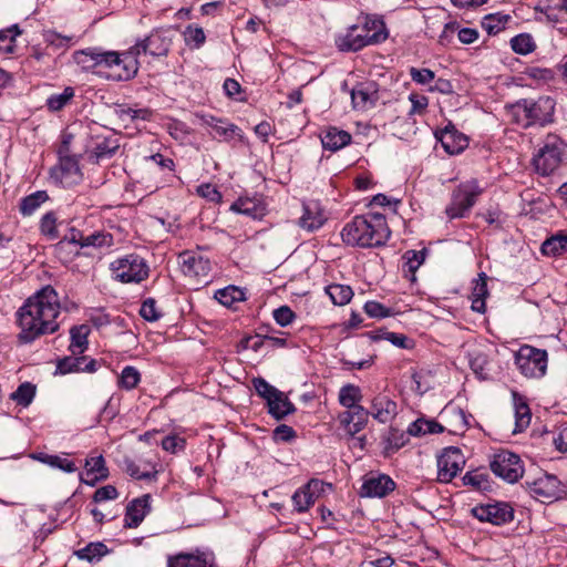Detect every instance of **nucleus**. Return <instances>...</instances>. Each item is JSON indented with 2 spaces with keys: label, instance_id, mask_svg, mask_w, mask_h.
<instances>
[{
  "label": "nucleus",
  "instance_id": "nucleus-24",
  "mask_svg": "<svg viewBox=\"0 0 567 567\" xmlns=\"http://www.w3.org/2000/svg\"><path fill=\"white\" fill-rule=\"evenodd\" d=\"M151 495L145 494L133 499L126 507L125 527L136 528L151 511Z\"/></svg>",
  "mask_w": 567,
  "mask_h": 567
},
{
  "label": "nucleus",
  "instance_id": "nucleus-52",
  "mask_svg": "<svg viewBox=\"0 0 567 567\" xmlns=\"http://www.w3.org/2000/svg\"><path fill=\"white\" fill-rule=\"evenodd\" d=\"M86 361V357H65L59 360L56 371L61 374L80 372V367Z\"/></svg>",
  "mask_w": 567,
  "mask_h": 567
},
{
  "label": "nucleus",
  "instance_id": "nucleus-29",
  "mask_svg": "<svg viewBox=\"0 0 567 567\" xmlns=\"http://www.w3.org/2000/svg\"><path fill=\"white\" fill-rule=\"evenodd\" d=\"M487 296V276L485 272H481L478 277L473 280L471 293L472 309L478 313H484L486 310L485 299Z\"/></svg>",
  "mask_w": 567,
  "mask_h": 567
},
{
  "label": "nucleus",
  "instance_id": "nucleus-63",
  "mask_svg": "<svg viewBox=\"0 0 567 567\" xmlns=\"http://www.w3.org/2000/svg\"><path fill=\"white\" fill-rule=\"evenodd\" d=\"M404 259L410 271H415L425 259V250H408L404 254Z\"/></svg>",
  "mask_w": 567,
  "mask_h": 567
},
{
  "label": "nucleus",
  "instance_id": "nucleus-28",
  "mask_svg": "<svg viewBox=\"0 0 567 567\" xmlns=\"http://www.w3.org/2000/svg\"><path fill=\"white\" fill-rule=\"evenodd\" d=\"M320 138L323 148L331 152H337L351 142V135L347 131L337 127H328L322 132Z\"/></svg>",
  "mask_w": 567,
  "mask_h": 567
},
{
  "label": "nucleus",
  "instance_id": "nucleus-10",
  "mask_svg": "<svg viewBox=\"0 0 567 567\" xmlns=\"http://www.w3.org/2000/svg\"><path fill=\"white\" fill-rule=\"evenodd\" d=\"M384 41L379 32H370L367 27L351 25L346 33L336 39V45L340 51H359L362 48Z\"/></svg>",
  "mask_w": 567,
  "mask_h": 567
},
{
  "label": "nucleus",
  "instance_id": "nucleus-1",
  "mask_svg": "<svg viewBox=\"0 0 567 567\" xmlns=\"http://www.w3.org/2000/svg\"><path fill=\"white\" fill-rule=\"evenodd\" d=\"M60 309L58 292L51 286L29 297L17 313L21 329L19 339L28 343L40 336L55 332L59 329L56 318Z\"/></svg>",
  "mask_w": 567,
  "mask_h": 567
},
{
  "label": "nucleus",
  "instance_id": "nucleus-21",
  "mask_svg": "<svg viewBox=\"0 0 567 567\" xmlns=\"http://www.w3.org/2000/svg\"><path fill=\"white\" fill-rule=\"evenodd\" d=\"M395 488L394 481L384 474L369 476L361 486V496L384 497Z\"/></svg>",
  "mask_w": 567,
  "mask_h": 567
},
{
  "label": "nucleus",
  "instance_id": "nucleus-16",
  "mask_svg": "<svg viewBox=\"0 0 567 567\" xmlns=\"http://www.w3.org/2000/svg\"><path fill=\"white\" fill-rule=\"evenodd\" d=\"M172 45V37L167 30H154L145 39L134 44L138 49V55L142 53L152 56H166Z\"/></svg>",
  "mask_w": 567,
  "mask_h": 567
},
{
  "label": "nucleus",
  "instance_id": "nucleus-64",
  "mask_svg": "<svg viewBox=\"0 0 567 567\" xmlns=\"http://www.w3.org/2000/svg\"><path fill=\"white\" fill-rule=\"evenodd\" d=\"M410 75L414 82L422 85L429 84L435 79L434 72L430 69L411 68Z\"/></svg>",
  "mask_w": 567,
  "mask_h": 567
},
{
  "label": "nucleus",
  "instance_id": "nucleus-48",
  "mask_svg": "<svg viewBox=\"0 0 567 567\" xmlns=\"http://www.w3.org/2000/svg\"><path fill=\"white\" fill-rule=\"evenodd\" d=\"M113 245V236L106 231H94L84 237V243L82 244V248L84 247H110Z\"/></svg>",
  "mask_w": 567,
  "mask_h": 567
},
{
  "label": "nucleus",
  "instance_id": "nucleus-46",
  "mask_svg": "<svg viewBox=\"0 0 567 567\" xmlns=\"http://www.w3.org/2000/svg\"><path fill=\"white\" fill-rule=\"evenodd\" d=\"M488 359L487 355L481 351H473L470 353V367L473 372L481 379L488 377Z\"/></svg>",
  "mask_w": 567,
  "mask_h": 567
},
{
  "label": "nucleus",
  "instance_id": "nucleus-54",
  "mask_svg": "<svg viewBox=\"0 0 567 567\" xmlns=\"http://www.w3.org/2000/svg\"><path fill=\"white\" fill-rule=\"evenodd\" d=\"M106 553H107V548L104 544L92 543V544H89L86 547L80 549L78 551V556L81 559H86L89 561H92L94 559H100Z\"/></svg>",
  "mask_w": 567,
  "mask_h": 567
},
{
  "label": "nucleus",
  "instance_id": "nucleus-14",
  "mask_svg": "<svg viewBox=\"0 0 567 567\" xmlns=\"http://www.w3.org/2000/svg\"><path fill=\"white\" fill-rule=\"evenodd\" d=\"M530 495L542 503H551L565 493L560 481L549 474H543L533 482H526Z\"/></svg>",
  "mask_w": 567,
  "mask_h": 567
},
{
  "label": "nucleus",
  "instance_id": "nucleus-62",
  "mask_svg": "<svg viewBox=\"0 0 567 567\" xmlns=\"http://www.w3.org/2000/svg\"><path fill=\"white\" fill-rule=\"evenodd\" d=\"M364 311L371 318H386L391 316V310L378 301L365 302Z\"/></svg>",
  "mask_w": 567,
  "mask_h": 567
},
{
  "label": "nucleus",
  "instance_id": "nucleus-26",
  "mask_svg": "<svg viewBox=\"0 0 567 567\" xmlns=\"http://www.w3.org/2000/svg\"><path fill=\"white\" fill-rule=\"evenodd\" d=\"M122 470L135 480H152L156 476L155 464L150 461L137 464L134 460L125 456L121 463Z\"/></svg>",
  "mask_w": 567,
  "mask_h": 567
},
{
  "label": "nucleus",
  "instance_id": "nucleus-56",
  "mask_svg": "<svg viewBox=\"0 0 567 567\" xmlns=\"http://www.w3.org/2000/svg\"><path fill=\"white\" fill-rule=\"evenodd\" d=\"M146 159L155 163L162 171H165L167 173V177H175V163L172 158L165 157L164 155L156 153L148 156Z\"/></svg>",
  "mask_w": 567,
  "mask_h": 567
},
{
  "label": "nucleus",
  "instance_id": "nucleus-5",
  "mask_svg": "<svg viewBox=\"0 0 567 567\" xmlns=\"http://www.w3.org/2000/svg\"><path fill=\"white\" fill-rule=\"evenodd\" d=\"M567 153V144L556 134H547L537 153L534 154L533 165L542 176H549L563 164Z\"/></svg>",
  "mask_w": 567,
  "mask_h": 567
},
{
  "label": "nucleus",
  "instance_id": "nucleus-25",
  "mask_svg": "<svg viewBox=\"0 0 567 567\" xmlns=\"http://www.w3.org/2000/svg\"><path fill=\"white\" fill-rule=\"evenodd\" d=\"M326 215L317 202L303 204V214L299 219V225L307 230H316L326 221Z\"/></svg>",
  "mask_w": 567,
  "mask_h": 567
},
{
  "label": "nucleus",
  "instance_id": "nucleus-3",
  "mask_svg": "<svg viewBox=\"0 0 567 567\" xmlns=\"http://www.w3.org/2000/svg\"><path fill=\"white\" fill-rule=\"evenodd\" d=\"M391 235L385 217L379 213L355 216L341 231L344 244L370 248L384 245Z\"/></svg>",
  "mask_w": 567,
  "mask_h": 567
},
{
  "label": "nucleus",
  "instance_id": "nucleus-55",
  "mask_svg": "<svg viewBox=\"0 0 567 567\" xmlns=\"http://www.w3.org/2000/svg\"><path fill=\"white\" fill-rule=\"evenodd\" d=\"M185 41L188 44H194L195 48H200L206 40L203 28L188 25L184 32Z\"/></svg>",
  "mask_w": 567,
  "mask_h": 567
},
{
  "label": "nucleus",
  "instance_id": "nucleus-37",
  "mask_svg": "<svg viewBox=\"0 0 567 567\" xmlns=\"http://www.w3.org/2000/svg\"><path fill=\"white\" fill-rule=\"evenodd\" d=\"M463 484L472 486L476 491H488L491 488L488 474L485 471L475 470L463 476Z\"/></svg>",
  "mask_w": 567,
  "mask_h": 567
},
{
  "label": "nucleus",
  "instance_id": "nucleus-30",
  "mask_svg": "<svg viewBox=\"0 0 567 567\" xmlns=\"http://www.w3.org/2000/svg\"><path fill=\"white\" fill-rule=\"evenodd\" d=\"M235 213L246 215L251 218H261L265 214L262 203L256 198L240 197L231 206Z\"/></svg>",
  "mask_w": 567,
  "mask_h": 567
},
{
  "label": "nucleus",
  "instance_id": "nucleus-59",
  "mask_svg": "<svg viewBox=\"0 0 567 567\" xmlns=\"http://www.w3.org/2000/svg\"><path fill=\"white\" fill-rule=\"evenodd\" d=\"M41 231L51 239L58 238L56 218L53 213H48L42 217Z\"/></svg>",
  "mask_w": 567,
  "mask_h": 567
},
{
  "label": "nucleus",
  "instance_id": "nucleus-42",
  "mask_svg": "<svg viewBox=\"0 0 567 567\" xmlns=\"http://www.w3.org/2000/svg\"><path fill=\"white\" fill-rule=\"evenodd\" d=\"M21 33L17 24L0 30V52L4 54H11L14 52L16 38Z\"/></svg>",
  "mask_w": 567,
  "mask_h": 567
},
{
  "label": "nucleus",
  "instance_id": "nucleus-7",
  "mask_svg": "<svg viewBox=\"0 0 567 567\" xmlns=\"http://www.w3.org/2000/svg\"><path fill=\"white\" fill-rule=\"evenodd\" d=\"M483 190V187L480 186L476 179L461 183L453 190L451 203L445 208L447 217L450 219L465 217Z\"/></svg>",
  "mask_w": 567,
  "mask_h": 567
},
{
  "label": "nucleus",
  "instance_id": "nucleus-4",
  "mask_svg": "<svg viewBox=\"0 0 567 567\" xmlns=\"http://www.w3.org/2000/svg\"><path fill=\"white\" fill-rule=\"evenodd\" d=\"M555 101L550 96L523 99L506 107L511 121L522 128L545 126L554 121Z\"/></svg>",
  "mask_w": 567,
  "mask_h": 567
},
{
  "label": "nucleus",
  "instance_id": "nucleus-38",
  "mask_svg": "<svg viewBox=\"0 0 567 567\" xmlns=\"http://www.w3.org/2000/svg\"><path fill=\"white\" fill-rule=\"evenodd\" d=\"M215 298L223 306L231 307L235 302L243 301L245 299V292L235 286H228L224 289L217 290L215 292Z\"/></svg>",
  "mask_w": 567,
  "mask_h": 567
},
{
  "label": "nucleus",
  "instance_id": "nucleus-11",
  "mask_svg": "<svg viewBox=\"0 0 567 567\" xmlns=\"http://www.w3.org/2000/svg\"><path fill=\"white\" fill-rule=\"evenodd\" d=\"M489 466L496 476L508 483H516L524 475L522 460L517 454L509 451L496 453Z\"/></svg>",
  "mask_w": 567,
  "mask_h": 567
},
{
  "label": "nucleus",
  "instance_id": "nucleus-19",
  "mask_svg": "<svg viewBox=\"0 0 567 567\" xmlns=\"http://www.w3.org/2000/svg\"><path fill=\"white\" fill-rule=\"evenodd\" d=\"M369 410L358 404L339 414V422L350 435L362 431L369 420Z\"/></svg>",
  "mask_w": 567,
  "mask_h": 567
},
{
  "label": "nucleus",
  "instance_id": "nucleus-49",
  "mask_svg": "<svg viewBox=\"0 0 567 567\" xmlns=\"http://www.w3.org/2000/svg\"><path fill=\"white\" fill-rule=\"evenodd\" d=\"M542 251L554 256L567 251V236L558 235L547 239L542 246Z\"/></svg>",
  "mask_w": 567,
  "mask_h": 567
},
{
  "label": "nucleus",
  "instance_id": "nucleus-31",
  "mask_svg": "<svg viewBox=\"0 0 567 567\" xmlns=\"http://www.w3.org/2000/svg\"><path fill=\"white\" fill-rule=\"evenodd\" d=\"M120 145L117 143L116 138L111 137H103L102 141L96 142L93 146L90 158L99 164L100 162L104 159H110L115 152L118 150Z\"/></svg>",
  "mask_w": 567,
  "mask_h": 567
},
{
  "label": "nucleus",
  "instance_id": "nucleus-39",
  "mask_svg": "<svg viewBox=\"0 0 567 567\" xmlns=\"http://www.w3.org/2000/svg\"><path fill=\"white\" fill-rule=\"evenodd\" d=\"M409 441L408 432H402L398 429L391 427L385 439V452L392 454L403 447Z\"/></svg>",
  "mask_w": 567,
  "mask_h": 567
},
{
  "label": "nucleus",
  "instance_id": "nucleus-17",
  "mask_svg": "<svg viewBox=\"0 0 567 567\" xmlns=\"http://www.w3.org/2000/svg\"><path fill=\"white\" fill-rule=\"evenodd\" d=\"M473 515L482 522H488L493 525H504L514 517V511L507 503H495L476 506L472 509Z\"/></svg>",
  "mask_w": 567,
  "mask_h": 567
},
{
  "label": "nucleus",
  "instance_id": "nucleus-58",
  "mask_svg": "<svg viewBox=\"0 0 567 567\" xmlns=\"http://www.w3.org/2000/svg\"><path fill=\"white\" fill-rule=\"evenodd\" d=\"M275 321L281 326H289L296 318V313L288 306H281L272 312Z\"/></svg>",
  "mask_w": 567,
  "mask_h": 567
},
{
  "label": "nucleus",
  "instance_id": "nucleus-51",
  "mask_svg": "<svg viewBox=\"0 0 567 567\" xmlns=\"http://www.w3.org/2000/svg\"><path fill=\"white\" fill-rule=\"evenodd\" d=\"M214 131L218 136L224 137L226 141H230L235 137H238L239 140L243 138L241 130L237 125L229 123L224 118H220V123L217 124Z\"/></svg>",
  "mask_w": 567,
  "mask_h": 567
},
{
  "label": "nucleus",
  "instance_id": "nucleus-34",
  "mask_svg": "<svg viewBox=\"0 0 567 567\" xmlns=\"http://www.w3.org/2000/svg\"><path fill=\"white\" fill-rule=\"evenodd\" d=\"M32 458L51 467L59 468L65 473H73L76 471V465L73 461L59 455H50L47 453H34Z\"/></svg>",
  "mask_w": 567,
  "mask_h": 567
},
{
  "label": "nucleus",
  "instance_id": "nucleus-12",
  "mask_svg": "<svg viewBox=\"0 0 567 567\" xmlns=\"http://www.w3.org/2000/svg\"><path fill=\"white\" fill-rule=\"evenodd\" d=\"M465 457L458 447L450 446L437 457V481L450 483L464 467Z\"/></svg>",
  "mask_w": 567,
  "mask_h": 567
},
{
  "label": "nucleus",
  "instance_id": "nucleus-50",
  "mask_svg": "<svg viewBox=\"0 0 567 567\" xmlns=\"http://www.w3.org/2000/svg\"><path fill=\"white\" fill-rule=\"evenodd\" d=\"M511 47L514 52H516L518 54H523V55L533 52L536 48L532 35L526 34V33H522V34L514 37L511 40Z\"/></svg>",
  "mask_w": 567,
  "mask_h": 567
},
{
  "label": "nucleus",
  "instance_id": "nucleus-9",
  "mask_svg": "<svg viewBox=\"0 0 567 567\" xmlns=\"http://www.w3.org/2000/svg\"><path fill=\"white\" fill-rule=\"evenodd\" d=\"M111 269L115 278L122 282H141L148 276V266L145 260L136 255L131 254L114 260Z\"/></svg>",
  "mask_w": 567,
  "mask_h": 567
},
{
  "label": "nucleus",
  "instance_id": "nucleus-8",
  "mask_svg": "<svg viewBox=\"0 0 567 567\" xmlns=\"http://www.w3.org/2000/svg\"><path fill=\"white\" fill-rule=\"evenodd\" d=\"M252 384L258 395L266 400L268 411L275 419L281 420L295 412V405L287 395L269 384L265 379L255 378Z\"/></svg>",
  "mask_w": 567,
  "mask_h": 567
},
{
  "label": "nucleus",
  "instance_id": "nucleus-43",
  "mask_svg": "<svg viewBox=\"0 0 567 567\" xmlns=\"http://www.w3.org/2000/svg\"><path fill=\"white\" fill-rule=\"evenodd\" d=\"M532 420V413L529 406L522 401L515 402V429L514 433H520L525 431Z\"/></svg>",
  "mask_w": 567,
  "mask_h": 567
},
{
  "label": "nucleus",
  "instance_id": "nucleus-47",
  "mask_svg": "<svg viewBox=\"0 0 567 567\" xmlns=\"http://www.w3.org/2000/svg\"><path fill=\"white\" fill-rule=\"evenodd\" d=\"M35 395V386L29 382L22 383L11 393L10 399L19 405L28 406Z\"/></svg>",
  "mask_w": 567,
  "mask_h": 567
},
{
  "label": "nucleus",
  "instance_id": "nucleus-35",
  "mask_svg": "<svg viewBox=\"0 0 567 567\" xmlns=\"http://www.w3.org/2000/svg\"><path fill=\"white\" fill-rule=\"evenodd\" d=\"M443 431L444 427L440 423L425 419H417L408 427V434L412 436L442 433Z\"/></svg>",
  "mask_w": 567,
  "mask_h": 567
},
{
  "label": "nucleus",
  "instance_id": "nucleus-40",
  "mask_svg": "<svg viewBox=\"0 0 567 567\" xmlns=\"http://www.w3.org/2000/svg\"><path fill=\"white\" fill-rule=\"evenodd\" d=\"M326 292L330 297L331 301L337 306L348 303L353 296V291L349 286L337 284L328 286Z\"/></svg>",
  "mask_w": 567,
  "mask_h": 567
},
{
  "label": "nucleus",
  "instance_id": "nucleus-33",
  "mask_svg": "<svg viewBox=\"0 0 567 567\" xmlns=\"http://www.w3.org/2000/svg\"><path fill=\"white\" fill-rule=\"evenodd\" d=\"M167 567H214L203 555L178 554L168 559Z\"/></svg>",
  "mask_w": 567,
  "mask_h": 567
},
{
  "label": "nucleus",
  "instance_id": "nucleus-36",
  "mask_svg": "<svg viewBox=\"0 0 567 567\" xmlns=\"http://www.w3.org/2000/svg\"><path fill=\"white\" fill-rule=\"evenodd\" d=\"M362 400V393L358 385L346 384L339 391V403L348 409L358 405Z\"/></svg>",
  "mask_w": 567,
  "mask_h": 567
},
{
  "label": "nucleus",
  "instance_id": "nucleus-6",
  "mask_svg": "<svg viewBox=\"0 0 567 567\" xmlns=\"http://www.w3.org/2000/svg\"><path fill=\"white\" fill-rule=\"evenodd\" d=\"M514 362L519 372L529 379H540L546 374L548 353L529 344H523L515 352Z\"/></svg>",
  "mask_w": 567,
  "mask_h": 567
},
{
  "label": "nucleus",
  "instance_id": "nucleus-27",
  "mask_svg": "<svg viewBox=\"0 0 567 567\" xmlns=\"http://www.w3.org/2000/svg\"><path fill=\"white\" fill-rule=\"evenodd\" d=\"M85 476L81 481L90 486H94L99 481L109 476L107 467L102 455L92 456L85 462Z\"/></svg>",
  "mask_w": 567,
  "mask_h": 567
},
{
  "label": "nucleus",
  "instance_id": "nucleus-22",
  "mask_svg": "<svg viewBox=\"0 0 567 567\" xmlns=\"http://www.w3.org/2000/svg\"><path fill=\"white\" fill-rule=\"evenodd\" d=\"M369 413L378 422L388 423L396 415L398 405L389 395L379 393L372 399Z\"/></svg>",
  "mask_w": 567,
  "mask_h": 567
},
{
  "label": "nucleus",
  "instance_id": "nucleus-13",
  "mask_svg": "<svg viewBox=\"0 0 567 567\" xmlns=\"http://www.w3.org/2000/svg\"><path fill=\"white\" fill-rule=\"evenodd\" d=\"M183 274L197 282H208L212 270L210 260L196 251H184L179 255Z\"/></svg>",
  "mask_w": 567,
  "mask_h": 567
},
{
  "label": "nucleus",
  "instance_id": "nucleus-32",
  "mask_svg": "<svg viewBox=\"0 0 567 567\" xmlns=\"http://www.w3.org/2000/svg\"><path fill=\"white\" fill-rule=\"evenodd\" d=\"M90 328L85 324L75 326L70 330V351L73 355L82 354L87 348Z\"/></svg>",
  "mask_w": 567,
  "mask_h": 567
},
{
  "label": "nucleus",
  "instance_id": "nucleus-57",
  "mask_svg": "<svg viewBox=\"0 0 567 567\" xmlns=\"http://www.w3.org/2000/svg\"><path fill=\"white\" fill-rule=\"evenodd\" d=\"M120 117L125 121L130 120H144L148 121L152 117V111L148 109H132V107H123L118 111Z\"/></svg>",
  "mask_w": 567,
  "mask_h": 567
},
{
  "label": "nucleus",
  "instance_id": "nucleus-20",
  "mask_svg": "<svg viewBox=\"0 0 567 567\" xmlns=\"http://www.w3.org/2000/svg\"><path fill=\"white\" fill-rule=\"evenodd\" d=\"M379 99L377 83L362 82L357 84L351 91L353 107L365 111L373 107Z\"/></svg>",
  "mask_w": 567,
  "mask_h": 567
},
{
  "label": "nucleus",
  "instance_id": "nucleus-23",
  "mask_svg": "<svg viewBox=\"0 0 567 567\" xmlns=\"http://www.w3.org/2000/svg\"><path fill=\"white\" fill-rule=\"evenodd\" d=\"M436 138L441 142L444 151L450 155L461 153L467 147V137L455 130L454 126H446L440 133H436Z\"/></svg>",
  "mask_w": 567,
  "mask_h": 567
},
{
  "label": "nucleus",
  "instance_id": "nucleus-41",
  "mask_svg": "<svg viewBox=\"0 0 567 567\" xmlns=\"http://www.w3.org/2000/svg\"><path fill=\"white\" fill-rule=\"evenodd\" d=\"M48 198L49 197L47 193L42 190L35 192L24 197L20 204L21 214L24 216L32 215Z\"/></svg>",
  "mask_w": 567,
  "mask_h": 567
},
{
  "label": "nucleus",
  "instance_id": "nucleus-60",
  "mask_svg": "<svg viewBox=\"0 0 567 567\" xmlns=\"http://www.w3.org/2000/svg\"><path fill=\"white\" fill-rule=\"evenodd\" d=\"M140 315L147 321H156L161 313L157 310L156 301L152 298L146 299L140 309Z\"/></svg>",
  "mask_w": 567,
  "mask_h": 567
},
{
  "label": "nucleus",
  "instance_id": "nucleus-2",
  "mask_svg": "<svg viewBox=\"0 0 567 567\" xmlns=\"http://www.w3.org/2000/svg\"><path fill=\"white\" fill-rule=\"evenodd\" d=\"M138 56V49L134 45L122 53L105 51L101 48H87L76 51L73 55L74 61L83 69L95 66L115 69L112 78L116 81H128L135 78L140 68Z\"/></svg>",
  "mask_w": 567,
  "mask_h": 567
},
{
  "label": "nucleus",
  "instance_id": "nucleus-61",
  "mask_svg": "<svg viewBox=\"0 0 567 567\" xmlns=\"http://www.w3.org/2000/svg\"><path fill=\"white\" fill-rule=\"evenodd\" d=\"M197 194L212 203H220L221 194L216 186L212 184H202L197 187Z\"/></svg>",
  "mask_w": 567,
  "mask_h": 567
},
{
  "label": "nucleus",
  "instance_id": "nucleus-15",
  "mask_svg": "<svg viewBox=\"0 0 567 567\" xmlns=\"http://www.w3.org/2000/svg\"><path fill=\"white\" fill-rule=\"evenodd\" d=\"M51 178L63 187L78 185L83 178L79 159L75 156L62 155L59 165L51 169Z\"/></svg>",
  "mask_w": 567,
  "mask_h": 567
},
{
  "label": "nucleus",
  "instance_id": "nucleus-44",
  "mask_svg": "<svg viewBox=\"0 0 567 567\" xmlns=\"http://www.w3.org/2000/svg\"><path fill=\"white\" fill-rule=\"evenodd\" d=\"M509 17L501 13L487 14L482 20V28L488 34H496L505 28Z\"/></svg>",
  "mask_w": 567,
  "mask_h": 567
},
{
  "label": "nucleus",
  "instance_id": "nucleus-53",
  "mask_svg": "<svg viewBox=\"0 0 567 567\" xmlns=\"http://www.w3.org/2000/svg\"><path fill=\"white\" fill-rule=\"evenodd\" d=\"M140 380V372L134 367L127 365L122 370L118 384L123 389L132 390L137 386Z\"/></svg>",
  "mask_w": 567,
  "mask_h": 567
},
{
  "label": "nucleus",
  "instance_id": "nucleus-18",
  "mask_svg": "<svg viewBox=\"0 0 567 567\" xmlns=\"http://www.w3.org/2000/svg\"><path fill=\"white\" fill-rule=\"evenodd\" d=\"M323 487V482L310 480L306 485L297 489L291 497L295 509L299 513L307 512L320 497Z\"/></svg>",
  "mask_w": 567,
  "mask_h": 567
},
{
  "label": "nucleus",
  "instance_id": "nucleus-45",
  "mask_svg": "<svg viewBox=\"0 0 567 567\" xmlns=\"http://www.w3.org/2000/svg\"><path fill=\"white\" fill-rule=\"evenodd\" d=\"M74 96V89L68 86L61 93L52 94L47 100V106L50 111L56 112L62 110Z\"/></svg>",
  "mask_w": 567,
  "mask_h": 567
}]
</instances>
